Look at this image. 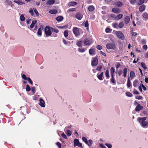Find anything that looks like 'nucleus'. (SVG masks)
Here are the masks:
<instances>
[{
    "label": "nucleus",
    "instance_id": "nucleus-35",
    "mask_svg": "<svg viewBox=\"0 0 148 148\" xmlns=\"http://www.w3.org/2000/svg\"><path fill=\"white\" fill-rule=\"evenodd\" d=\"M138 81L137 80H135L133 82V86L135 87H136L137 86V84L138 83Z\"/></svg>",
    "mask_w": 148,
    "mask_h": 148
},
{
    "label": "nucleus",
    "instance_id": "nucleus-4",
    "mask_svg": "<svg viewBox=\"0 0 148 148\" xmlns=\"http://www.w3.org/2000/svg\"><path fill=\"white\" fill-rule=\"evenodd\" d=\"M116 34L118 37L121 40H124L125 39L124 36L123 34L121 31H116Z\"/></svg>",
    "mask_w": 148,
    "mask_h": 148
},
{
    "label": "nucleus",
    "instance_id": "nucleus-26",
    "mask_svg": "<svg viewBox=\"0 0 148 148\" xmlns=\"http://www.w3.org/2000/svg\"><path fill=\"white\" fill-rule=\"evenodd\" d=\"M79 140L77 139H75L74 140V146L75 147L77 146V145L78 144L79 142Z\"/></svg>",
    "mask_w": 148,
    "mask_h": 148
},
{
    "label": "nucleus",
    "instance_id": "nucleus-56",
    "mask_svg": "<svg viewBox=\"0 0 148 148\" xmlns=\"http://www.w3.org/2000/svg\"><path fill=\"white\" fill-rule=\"evenodd\" d=\"M110 16L111 17L113 18L114 19L116 20V16L115 14H111L110 15Z\"/></svg>",
    "mask_w": 148,
    "mask_h": 148
},
{
    "label": "nucleus",
    "instance_id": "nucleus-58",
    "mask_svg": "<svg viewBox=\"0 0 148 148\" xmlns=\"http://www.w3.org/2000/svg\"><path fill=\"white\" fill-rule=\"evenodd\" d=\"M136 0H130V2L131 4H134L136 2Z\"/></svg>",
    "mask_w": 148,
    "mask_h": 148
},
{
    "label": "nucleus",
    "instance_id": "nucleus-43",
    "mask_svg": "<svg viewBox=\"0 0 148 148\" xmlns=\"http://www.w3.org/2000/svg\"><path fill=\"white\" fill-rule=\"evenodd\" d=\"M29 12L31 14L32 16H33L34 15L33 10L32 8H30L29 10Z\"/></svg>",
    "mask_w": 148,
    "mask_h": 148
},
{
    "label": "nucleus",
    "instance_id": "nucleus-7",
    "mask_svg": "<svg viewBox=\"0 0 148 148\" xmlns=\"http://www.w3.org/2000/svg\"><path fill=\"white\" fill-rule=\"evenodd\" d=\"M92 42V40L91 39L87 38L84 40V43L86 45H89L91 44Z\"/></svg>",
    "mask_w": 148,
    "mask_h": 148
},
{
    "label": "nucleus",
    "instance_id": "nucleus-49",
    "mask_svg": "<svg viewBox=\"0 0 148 148\" xmlns=\"http://www.w3.org/2000/svg\"><path fill=\"white\" fill-rule=\"evenodd\" d=\"M115 71V69L113 67H111L110 71V73H114Z\"/></svg>",
    "mask_w": 148,
    "mask_h": 148
},
{
    "label": "nucleus",
    "instance_id": "nucleus-45",
    "mask_svg": "<svg viewBox=\"0 0 148 148\" xmlns=\"http://www.w3.org/2000/svg\"><path fill=\"white\" fill-rule=\"evenodd\" d=\"M45 102H39L38 104L41 107H45Z\"/></svg>",
    "mask_w": 148,
    "mask_h": 148
},
{
    "label": "nucleus",
    "instance_id": "nucleus-2",
    "mask_svg": "<svg viewBox=\"0 0 148 148\" xmlns=\"http://www.w3.org/2000/svg\"><path fill=\"white\" fill-rule=\"evenodd\" d=\"M45 34L47 36H50L52 34V27L47 26L44 29Z\"/></svg>",
    "mask_w": 148,
    "mask_h": 148
},
{
    "label": "nucleus",
    "instance_id": "nucleus-39",
    "mask_svg": "<svg viewBox=\"0 0 148 148\" xmlns=\"http://www.w3.org/2000/svg\"><path fill=\"white\" fill-rule=\"evenodd\" d=\"M124 26V25L123 22H121L118 25V27L120 28H123Z\"/></svg>",
    "mask_w": 148,
    "mask_h": 148
},
{
    "label": "nucleus",
    "instance_id": "nucleus-36",
    "mask_svg": "<svg viewBox=\"0 0 148 148\" xmlns=\"http://www.w3.org/2000/svg\"><path fill=\"white\" fill-rule=\"evenodd\" d=\"M52 31L53 32H55L56 33H58L59 32V30L57 29L53 28L52 27Z\"/></svg>",
    "mask_w": 148,
    "mask_h": 148
},
{
    "label": "nucleus",
    "instance_id": "nucleus-15",
    "mask_svg": "<svg viewBox=\"0 0 148 148\" xmlns=\"http://www.w3.org/2000/svg\"><path fill=\"white\" fill-rule=\"evenodd\" d=\"M55 0H49L47 2L46 4L48 5H51L54 3Z\"/></svg>",
    "mask_w": 148,
    "mask_h": 148
},
{
    "label": "nucleus",
    "instance_id": "nucleus-47",
    "mask_svg": "<svg viewBox=\"0 0 148 148\" xmlns=\"http://www.w3.org/2000/svg\"><path fill=\"white\" fill-rule=\"evenodd\" d=\"M82 42L81 41H79L77 42V45L79 47H80L82 46Z\"/></svg>",
    "mask_w": 148,
    "mask_h": 148
},
{
    "label": "nucleus",
    "instance_id": "nucleus-18",
    "mask_svg": "<svg viewBox=\"0 0 148 148\" xmlns=\"http://www.w3.org/2000/svg\"><path fill=\"white\" fill-rule=\"evenodd\" d=\"M95 50L94 49H90L89 51V54L91 55H93L95 53Z\"/></svg>",
    "mask_w": 148,
    "mask_h": 148
},
{
    "label": "nucleus",
    "instance_id": "nucleus-20",
    "mask_svg": "<svg viewBox=\"0 0 148 148\" xmlns=\"http://www.w3.org/2000/svg\"><path fill=\"white\" fill-rule=\"evenodd\" d=\"M130 21V17L129 16H127L124 19L125 22V24H127L129 23Z\"/></svg>",
    "mask_w": 148,
    "mask_h": 148
},
{
    "label": "nucleus",
    "instance_id": "nucleus-40",
    "mask_svg": "<svg viewBox=\"0 0 148 148\" xmlns=\"http://www.w3.org/2000/svg\"><path fill=\"white\" fill-rule=\"evenodd\" d=\"M33 9H34V12L36 14V16H39V13H38V11L36 9L34 8H33Z\"/></svg>",
    "mask_w": 148,
    "mask_h": 148
},
{
    "label": "nucleus",
    "instance_id": "nucleus-60",
    "mask_svg": "<svg viewBox=\"0 0 148 148\" xmlns=\"http://www.w3.org/2000/svg\"><path fill=\"white\" fill-rule=\"evenodd\" d=\"M102 46L100 45H98L97 46V49L98 50L101 49H102Z\"/></svg>",
    "mask_w": 148,
    "mask_h": 148
},
{
    "label": "nucleus",
    "instance_id": "nucleus-48",
    "mask_svg": "<svg viewBox=\"0 0 148 148\" xmlns=\"http://www.w3.org/2000/svg\"><path fill=\"white\" fill-rule=\"evenodd\" d=\"M78 50L79 51L81 52H84L85 51V50L84 48H79Z\"/></svg>",
    "mask_w": 148,
    "mask_h": 148
},
{
    "label": "nucleus",
    "instance_id": "nucleus-17",
    "mask_svg": "<svg viewBox=\"0 0 148 148\" xmlns=\"http://www.w3.org/2000/svg\"><path fill=\"white\" fill-rule=\"evenodd\" d=\"M5 3L10 5L11 7H12L14 5L12 4V2L9 0H5Z\"/></svg>",
    "mask_w": 148,
    "mask_h": 148
},
{
    "label": "nucleus",
    "instance_id": "nucleus-41",
    "mask_svg": "<svg viewBox=\"0 0 148 148\" xmlns=\"http://www.w3.org/2000/svg\"><path fill=\"white\" fill-rule=\"evenodd\" d=\"M31 91L34 94L36 92V89L35 87L33 86L32 87Z\"/></svg>",
    "mask_w": 148,
    "mask_h": 148
},
{
    "label": "nucleus",
    "instance_id": "nucleus-25",
    "mask_svg": "<svg viewBox=\"0 0 148 148\" xmlns=\"http://www.w3.org/2000/svg\"><path fill=\"white\" fill-rule=\"evenodd\" d=\"M127 68H124L123 69V76L124 77H125L127 75Z\"/></svg>",
    "mask_w": 148,
    "mask_h": 148
},
{
    "label": "nucleus",
    "instance_id": "nucleus-22",
    "mask_svg": "<svg viewBox=\"0 0 148 148\" xmlns=\"http://www.w3.org/2000/svg\"><path fill=\"white\" fill-rule=\"evenodd\" d=\"M77 4L76 2L72 1L68 3V5L69 6H73Z\"/></svg>",
    "mask_w": 148,
    "mask_h": 148
},
{
    "label": "nucleus",
    "instance_id": "nucleus-61",
    "mask_svg": "<svg viewBox=\"0 0 148 148\" xmlns=\"http://www.w3.org/2000/svg\"><path fill=\"white\" fill-rule=\"evenodd\" d=\"M101 68L102 66H98L97 67L96 70L98 71H100Z\"/></svg>",
    "mask_w": 148,
    "mask_h": 148
},
{
    "label": "nucleus",
    "instance_id": "nucleus-19",
    "mask_svg": "<svg viewBox=\"0 0 148 148\" xmlns=\"http://www.w3.org/2000/svg\"><path fill=\"white\" fill-rule=\"evenodd\" d=\"M37 21L36 20H33L32 21V23L30 25V27L31 29H32L34 25L36 23Z\"/></svg>",
    "mask_w": 148,
    "mask_h": 148
},
{
    "label": "nucleus",
    "instance_id": "nucleus-5",
    "mask_svg": "<svg viewBox=\"0 0 148 148\" xmlns=\"http://www.w3.org/2000/svg\"><path fill=\"white\" fill-rule=\"evenodd\" d=\"M106 46L108 49H111L115 48V45L113 43H108Z\"/></svg>",
    "mask_w": 148,
    "mask_h": 148
},
{
    "label": "nucleus",
    "instance_id": "nucleus-29",
    "mask_svg": "<svg viewBox=\"0 0 148 148\" xmlns=\"http://www.w3.org/2000/svg\"><path fill=\"white\" fill-rule=\"evenodd\" d=\"M143 17L145 19H148V13L146 12H144L143 14Z\"/></svg>",
    "mask_w": 148,
    "mask_h": 148
},
{
    "label": "nucleus",
    "instance_id": "nucleus-59",
    "mask_svg": "<svg viewBox=\"0 0 148 148\" xmlns=\"http://www.w3.org/2000/svg\"><path fill=\"white\" fill-rule=\"evenodd\" d=\"M56 144L58 147L59 148H61V145L60 142H57L56 143Z\"/></svg>",
    "mask_w": 148,
    "mask_h": 148
},
{
    "label": "nucleus",
    "instance_id": "nucleus-24",
    "mask_svg": "<svg viewBox=\"0 0 148 148\" xmlns=\"http://www.w3.org/2000/svg\"><path fill=\"white\" fill-rule=\"evenodd\" d=\"M13 1L14 2L19 5H22L24 4V3L22 1H19V0H18L17 1L14 0Z\"/></svg>",
    "mask_w": 148,
    "mask_h": 148
},
{
    "label": "nucleus",
    "instance_id": "nucleus-51",
    "mask_svg": "<svg viewBox=\"0 0 148 148\" xmlns=\"http://www.w3.org/2000/svg\"><path fill=\"white\" fill-rule=\"evenodd\" d=\"M141 66L143 68L145 69H146L147 68L146 66L144 63L142 62L141 63Z\"/></svg>",
    "mask_w": 148,
    "mask_h": 148
},
{
    "label": "nucleus",
    "instance_id": "nucleus-54",
    "mask_svg": "<svg viewBox=\"0 0 148 148\" xmlns=\"http://www.w3.org/2000/svg\"><path fill=\"white\" fill-rule=\"evenodd\" d=\"M105 145L108 148H112V145L110 144L106 143Z\"/></svg>",
    "mask_w": 148,
    "mask_h": 148
},
{
    "label": "nucleus",
    "instance_id": "nucleus-10",
    "mask_svg": "<svg viewBox=\"0 0 148 148\" xmlns=\"http://www.w3.org/2000/svg\"><path fill=\"white\" fill-rule=\"evenodd\" d=\"M75 17L78 20H80L83 17V15L80 13H78L76 14Z\"/></svg>",
    "mask_w": 148,
    "mask_h": 148
},
{
    "label": "nucleus",
    "instance_id": "nucleus-33",
    "mask_svg": "<svg viewBox=\"0 0 148 148\" xmlns=\"http://www.w3.org/2000/svg\"><path fill=\"white\" fill-rule=\"evenodd\" d=\"M66 133L68 136H70L71 135L72 132L69 130H67L66 131Z\"/></svg>",
    "mask_w": 148,
    "mask_h": 148
},
{
    "label": "nucleus",
    "instance_id": "nucleus-27",
    "mask_svg": "<svg viewBox=\"0 0 148 148\" xmlns=\"http://www.w3.org/2000/svg\"><path fill=\"white\" fill-rule=\"evenodd\" d=\"M135 74L134 72L133 71H132L130 73V78L132 79L134 77Z\"/></svg>",
    "mask_w": 148,
    "mask_h": 148
},
{
    "label": "nucleus",
    "instance_id": "nucleus-21",
    "mask_svg": "<svg viewBox=\"0 0 148 148\" xmlns=\"http://www.w3.org/2000/svg\"><path fill=\"white\" fill-rule=\"evenodd\" d=\"M49 12L51 14H55L57 13L58 11L57 10L55 9L51 10L49 11Z\"/></svg>",
    "mask_w": 148,
    "mask_h": 148
},
{
    "label": "nucleus",
    "instance_id": "nucleus-1",
    "mask_svg": "<svg viewBox=\"0 0 148 148\" xmlns=\"http://www.w3.org/2000/svg\"><path fill=\"white\" fill-rule=\"evenodd\" d=\"M147 119L146 117H138L137 120L141 125L143 127H148V122L145 121Z\"/></svg>",
    "mask_w": 148,
    "mask_h": 148
},
{
    "label": "nucleus",
    "instance_id": "nucleus-42",
    "mask_svg": "<svg viewBox=\"0 0 148 148\" xmlns=\"http://www.w3.org/2000/svg\"><path fill=\"white\" fill-rule=\"evenodd\" d=\"M31 88L28 84H27L26 87V90L27 92L31 90Z\"/></svg>",
    "mask_w": 148,
    "mask_h": 148
},
{
    "label": "nucleus",
    "instance_id": "nucleus-13",
    "mask_svg": "<svg viewBox=\"0 0 148 148\" xmlns=\"http://www.w3.org/2000/svg\"><path fill=\"white\" fill-rule=\"evenodd\" d=\"M112 11L114 13L118 14L120 12V10L118 8H114L112 9Z\"/></svg>",
    "mask_w": 148,
    "mask_h": 148
},
{
    "label": "nucleus",
    "instance_id": "nucleus-62",
    "mask_svg": "<svg viewBox=\"0 0 148 148\" xmlns=\"http://www.w3.org/2000/svg\"><path fill=\"white\" fill-rule=\"evenodd\" d=\"M75 11V9L74 8H72L69 9L68 10V11L69 12L74 11Z\"/></svg>",
    "mask_w": 148,
    "mask_h": 148
},
{
    "label": "nucleus",
    "instance_id": "nucleus-53",
    "mask_svg": "<svg viewBox=\"0 0 148 148\" xmlns=\"http://www.w3.org/2000/svg\"><path fill=\"white\" fill-rule=\"evenodd\" d=\"M113 26L115 28H117L118 27V24L117 23H115L112 24Z\"/></svg>",
    "mask_w": 148,
    "mask_h": 148
},
{
    "label": "nucleus",
    "instance_id": "nucleus-44",
    "mask_svg": "<svg viewBox=\"0 0 148 148\" xmlns=\"http://www.w3.org/2000/svg\"><path fill=\"white\" fill-rule=\"evenodd\" d=\"M125 93L126 96L128 97H131L132 96V94L129 92H126Z\"/></svg>",
    "mask_w": 148,
    "mask_h": 148
},
{
    "label": "nucleus",
    "instance_id": "nucleus-8",
    "mask_svg": "<svg viewBox=\"0 0 148 148\" xmlns=\"http://www.w3.org/2000/svg\"><path fill=\"white\" fill-rule=\"evenodd\" d=\"M73 32L76 36H78L79 35V28L75 27L73 28Z\"/></svg>",
    "mask_w": 148,
    "mask_h": 148
},
{
    "label": "nucleus",
    "instance_id": "nucleus-12",
    "mask_svg": "<svg viewBox=\"0 0 148 148\" xmlns=\"http://www.w3.org/2000/svg\"><path fill=\"white\" fill-rule=\"evenodd\" d=\"M103 73V72H102L99 74V73L97 74V77L99 80H102L103 79V78L102 77Z\"/></svg>",
    "mask_w": 148,
    "mask_h": 148
},
{
    "label": "nucleus",
    "instance_id": "nucleus-28",
    "mask_svg": "<svg viewBox=\"0 0 148 148\" xmlns=\"http://www.w3.org/2000/svg\"><path fill=\"white\" fill-rule=\"evenodd\" d=\"M123 15L122 14H120L117 16L116 17V20H118L121 18L123 17Z\"/></svg>",
    "mask_w": 148,
    "mask_h": 148
},
{
    "label": "nucleus",
    "instance_id": "nucleus-37",
    "mask_svg": "<svg viewBox=\"0 0 148 148\" xmlns=\"http://www.w3.org/2000/svg\"><path fill=\"white\" fill-rule=\"evenodd\" d=\"M25 18L23 14H22L20 16V20L21 21H23L25 20Z\"/></svg>",
    "mask_w": 148,
    "mask_h": 148
},
{
    "label": "nucleus",
    "instance_id": "nucleus-3",
    "mask_svg": "<svg viewBox=\"0 0 148 148\" xmlns=\"http://www.w3.org/2000/svg\"><path fill=\"white\" fill-rule=\"evenodd\" d=\"M82 140L85 143L89 146H91L92 144L93 143V142L91 140H89L88 141L87 138L85 137H82Z\"/></svg>",
    "mask_w": 148,
    "mask_h": 148
},
{
    "label": "nucleus",
    "instance_id": "nucleus-23",
    "mask_svg": "<svg viewBox=\"0 0 148 148\" xmlns=\"http://www.w3.org/2000/svg\"><path fill=\"white\" fill-rule=\"evenodd\" d=\"M63 16H60L57 17L56 18V20L58 22H60L63 19Z\"/></svg>",
    "mask_w": 148,
    "mask_h": 148
},
{
    "label": "nucleus",
    "instance_id": "nucleus-16",
    "mask_svg": "<svg viewBox=\"0 0 148 148\" xmlns=\"http://www.w3.org/2000/svg\"><path fill=\"white\" fill-rule=\"evenodd\" d=\"M127 86L128 88H130V87L131 86L132 84L131 82L130 81V78L129 77L128 78L127 84Z\"/></svg>",
    "mask_w": 148,
    "mask_h": 148
},
{
    "label": "nucleus",
    "instance_id": "nucleus-38",
    "mask_svg": "<svg viewBox=\"0 0 148 148\" xmlns=\"http://www.w3.org/2000/svg\"><path fill=\"white\" fill-rule=\"evenodd\" d=\"M64 36L66 37V38L68 35V30H65L64 33Z\"/></svg>",
    "mask_w": 148,
    "mask_h": 148
},
{
    "label": "nucleus",
    "instance_id": "nucleus-50",
    "mask_svg": "<svg viewBox=\"0 0 148 148\" xmlns=\"http://www.w3.org/2000/svg\"><path fill=\"white\" fill-rule=\"evenodd\" d=\"M27 80L28 81V82H29V83L32 85L33 84V82L31 79L29 77H28V79Z\"/></svg>",
    "mask_w": 148,
    "mask_h": 148
},
{
    "label": "nucleus",
    "instance_id": "nucleus-30",
    "mask_svg": "<svg viewBox=\"0 0 148 148\" xmlns=\"http://www.w3.org/2000/svg\"><path fill=\"white\" fill-rule=\"evenodd\" d=\"M115 5L119 7H121L122 5V3L121 1H117L115 3Z\"/></svg>",
    "mask_w": 148,
    "mask_h": 148
},
{
    "label": "nucleus",
    "instance_id": "nucleus-55",
    "mask_svg": "<svg viewBox=\"0 0 148 148\" xmlns=\"http://www.w3.org/2000/svg\"><path fill=\"white\" fill-rule=\"evenodd\" d=\"M84 26L87 28L88 27L89 24L88 23V22L87 21L84 24Z\"/></svg>",
    "mask_w": 148,
    "mask_h": 148
},
{
    "label": "nucleus",
    "instance_id": "nucleus-57",
    "mask_svg": "<svg viewBox=\"0 0 148 148\" xmlns=\"http://www.w3.org/2000/svg\"><path fill=\"white\" fill-rule=\"evenodd\" d=\"M61 136L62 137H63V138H64L65 139H67V137L66 135L64 133H62L61 134Z\"/></svg>",
    "mask_w": 148,
    "mask_h": 148
},
{
    "label": "nucleus",
    "instance_id": "nucleus-11",
    "mask_svg": "<svg viewBox=\"0 0 148 148\" xmlns=\"http://www.w3.org/2000/svg\"><path fill=\"white\" fill-rule=\"evenodd\" d=\"M43 29V28H40L38 30L37 32V34L39 36H41L42 35V30Z\"/></svg>",
    "mask_w": 148,
    "mask_h": 148
},
{
    "label": "nucleus",
    "instance_id": "nucleus-31",
    "mask_svg": "<svg viewBox=\"0 0 148 148\" xmlns=\"http://www.w3.org/2000/svg\"><path fill=\"white\" fill-rule=\"evenodd\" d=\"M138 2H137L136 4L138 5H140L144 2L145 0H138Z\"/></svg>",
    "mask_w": 148,
    "mask_h": 148
},
{
    "label": "nucleus",
    "instance_id": "nucleus-52",
    "mask_svg": "<svg viewBox=\"0 0 148 148\" xmlns=\"http://www.w3.org/2000/svg\"><path fill=\"white\" fill-rule=\"evenodd\" d=\"M22 78L24 80H27L28 78V77H27L26 76V75L25 74H23L22 75Z\"/></svg>",
    "mask_w": 148,
    "mask_h": 148
},
{
    "label": "nucleus",
    "instance_id": "nucleus-14",
    "mask_svg": "<svg viewBox=\"0 0 148 148\" xmlns=\"http://www.w3.org/2000/svg\"><path fill=\"white\" fill-rule=\"evenodd\" d=\"M145 6L144 5H142L139 7V11L140 12H143L145 10Z\"/></svg>",
    "mask_w": 148,
    "mask_h": 148
},
{
    "label": "nucleus",
    "instance_id": "nucleus-46",
    "mask_svg": "<svg viewBox=\"0 0 148 148\" xmlns=\"http://www.w3.org/2000/svg\"><path fill=\"white\" fill-rule=\"evenodd\" d=\"M111 80L112 83L116 84V82L114 77H111Z\"/></svg>",
    "mask_w": 148,
    "mask_h": 148
},
{
    "label": "nucleus",
    "instance_id": "nucleus-34",
    "mask_svg": "<svg viewBox=\"0 0 148 148\" xmlns=\"http://www.w3.org/2000/svg\"><path fill=\"white\" fill-rule=\"evenodd\" d=\"M105 75L107 78H109L110 77L109 75V71L108 69L106 70L105 72Z\"/></svg>",
    "mask_w": 148,
    "mask_h": 148
},
{
    "label": "nucleus",
    "instance_id": "nucleus-32",
    "mask_svg": "<svg viewBox=\"0 0 148 148\" xmlns=\"http://www.w3.org/2000/svg\"><path fill=\"white\" fill-rule=\"evenodd\" d=\"M95 9L94 7L92 5H90L88 8V10L90 12L93 11Z\"/></svg>",
    "mask_w": 148,
    "mask_h": 148
},
{
    "label": "nucleus",
    "instance_id": "nucleus-63",
    "mask_svg": "<svg viewBox=\"0 0 148 148\" xmlns=\"http://www.w3.org/2000/svg\"><path fill=\"white\" fill-rule=\"evenodd\" d=\"M31 19L28 18L26 20V23L27 24H28L29 22L31 21Z\"/></svg>",
    "mask_w": 148,
    "mask_h": 148
},
{
    "label": "nucleus",
    "instance_id": "nucleus-64",
    "mask_svg": "<svg viewBox=\"0 0 148 148\" xmlns=\"http://www.w3.org/2000/svg\"><path fill=\"white\" fill-rule=\"evenodd\" d=\"M110 31V29L108 28H107L106 29L105 31L106 33H109Z\"/></svg>",
    "mask_w": 148,
    "mask_h": 148
},
{
    "label": "nucleus",
    "instance_id": "nucleus-6",
    "mask_svg": "<svg viewBox=\"0 0 148 148\" xmlns=\"http://www.w3.org/2000/svg\"><path fill=\"white\" fill-rule=\"evenodd\" d=\"M98 63V59L97 58L95 57L93 58L92 60L91 63L92 66H96Z\"/></svg>",
    "mask_w": 148,
    "mask_h": 148
},
{
    "label": "nucleus",
    "instance_id": "nucleus-9",
    "mask_svg": "<svg viewBox=\"0 0 148 148\" xmlns=\"http://www.w3.org/2000/svg\"><path fill=\"white\" fill-rule=\"evenodd\" d=\"M137 103V105L135 108V110L136 111L138 112L140 110H142L143 107L141 106L137 102H136Z\"/></svg>",
    "mask_w": 148,
    "mask_h": 148
}]
</instances>
